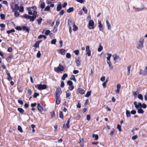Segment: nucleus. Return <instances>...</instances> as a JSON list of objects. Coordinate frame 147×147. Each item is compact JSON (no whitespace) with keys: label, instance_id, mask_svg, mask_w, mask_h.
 <instances>
[{"label":"nucleus","instance_id":"f257e3e1","mask_svg":"<svg viewBox=\"0 0 147 147\" xmlns=\"http://www.w3.org/2000/svg\"><path fill=\"white\" fill-rule=\"evenodd\" d=\"M37 9L36 6H33L29 8L28 9V14L30 15H33L31 16L26 14H24L23 16V17L27 19H30V22H33L36 18V15L37 12L36 11Z\"/></svg>","mask_w":147,"mask_h":147},{"label":"nucleus","instance_id":"f03ea898","mask_svg":"<svg viewBox=\"0 0 147 147\" xmlns=\"http://www.w3.org/2000/svg\"><path fill=\"white\" fill-rule=\"evenodd\" d=\"M144 38H141L136 45V48L138 49H141L143 47Z\"/></svg>","mask_w":147,"mask_h":147},{"label":"nucleus","instance_id":"7ed1b4c3","mask_svg":"<svg viewBox=\"0 0 147 147\" xmlns=\"http://www.w3.org/2000/svg\"><path fill=\"white\" fill-rule=\"evenodd\" d=\"M35 87L38 90H42L46 89L47 88V85L46 84H36L35 85Z\"/></svg>","mask_w":147,"mask_h":147},{"label":"nucleus","instance_id":"20e7f679","mask_svg":"<svg viewBox=\"0 0 147 147\" xmlns=\"http://www.w3.org/2000/svg\"><path fill=\"white\" fill-rule=\"evenodd\" d=\"M64 69L63 67L61 64H59L58 66L54 68L55 71L57 73H58L60 71H63Z\"/></svg>","mask_w":147,"mask_h":147},{"label":"nucleus","instance_id":"39448f33","mask_svg":"<svg viewBox=\"0 0 147 147\" xmlns=\"http://www.w3.org/2000/svg\"><path fill=\"white\" fill-rule=\"evenodd\" d=\"M94 22L92 20H90L88 22V27L90 29H94Z\"/></svg>","mask_w":147,"mask_h":147},{"label":"nucleus","instance_id":"423d86ee","mask_svg":"<svg viewBox=\"0 0 147 147\" xmlns=\"http://www.w3.org/2000/svg\"><path fill=\"white\" fill-rule=\"evenodd\" d=\"M62 93V91L61 89L60 88H57L55 92L56 95L55 97H60V95Z\"/></svg>","mask_w":147,"mask_h":147},{"label":"nucleus","instance_id":"0eeeda50","mask_svg":"<svg viewBox=\"0 0 147 147\" xmlns=\"http://www.w3.org/2000/svg\"><path fill=\"white\" fill-rule=\"evenodd\" d=\"M134 104L136 109H138L139 108H141V105H142L141 103L140 102L138 103L137 102L135 101L134 102Z\"/></svg>","mask_w":147,"mask_h":147},{"label":"nucleus","instance_id":"6e6552de","mask_svg":"<svg viewBox=\"0 0 147 147\" xmlns=\"http://www.w3.org/2000/svg\"><path fill=\"white\" fill-rule=\"evenodd\" d=\"M86 55H88V56H91V51L90 50V47L89 46H87L86 47Z\"/></svg>","mask_w":147,"mask_h":147},{"label":"nucleus","instance_id":"1a4fd4ad","mask_svg":"<svg viewBox=\"0 0 147 147\" xmlns=\"http://www.w3.org/2000/svg\"><path fill=\"white\" fill-rule=\"evenodd\" d=\"M145 8V7L144 5H142L141 7H139L136 8H135V10L136 11H141L142 10Z\"/></svg>","mask_w":147,"mask_h":147},{"label":"nucleus","instance_id":"9d476101","mask_svg":"<svg viewBox=\"0 0 147 147\" xmlns=\"http://www.w3.org/2000/svg\"><path fill=\"white\" fill-rule=\"evenodd\" d=\"M6 72L8 76L7 79L9 81H10L12 80V78L10 75V73L8 72V70H6Z\"/></svg>","mask_w":147,"mask_h":147},{"label":"nucleus","instance_id":"9b49d317","mask_svg":"<svg viewBox=\"0 0 147 147\" xmlns=\"http://www.w3.org/2000/svg\"><path fill=\"white\" fill-rule=\"evenodd\" d=\"M98 26L100 30L102 32H103V29L102 28V25L100 21H99L98 22Z\"/></svg>","mask_w":147,"mask_h":147},{"label":"nucleus","instance_id":"f8f14e48","mask_svg":"<svg viewBox=\"0 0 147 147\" xmlns=\"http://www.w3.org/2000/svg\"><path fill=\"white\" fill-rule=\"evenodd\" d=\"M37 108L38 110L40 112H42L43 111L42 107L41 106L40 103L38 104Z\"/></svg>","mask_w":147,"mask_h":147},{"label":"nucleus","instance_id":"ddd939ff","mask_svg":"<svg viewBox=\"0 0 147 147\" xmlns=\"http://www.w3.org/2000/svg\"><path fill=\"white\" fill-rule=\"evenodd\" d=\"M70 120L69 119L68 121H67V123L66 124V127L65 126V124H64L63 125V127H65V128H69V124L70 123Z\"/></svg>","mask_w":147,"mask_h":147},{"label":"nucleus","instance_id":"4468645a","mask_svg":"<svg viewBox=\"0 0 147 147\" xmlns=\"http://www.w3.org/2000/svg\"><path fill=\"white\" fill-rule=\"evenodd\" d=\"M76 65L77 67L79 66L81 64L80 61L79 60V58L76 59Z\"/></svg>","mask_w":147,"mask_h":147},{"label":"nucleus","instance_id":"2eb2a0df","mask_svg":"<svg viewBox=\"0 0 147 147\" xmlns=\"http://www.w3.org/2000/svg\"><path fill=\"white\" fill-rule=\"evenodd\" d=\"M121 87L120 84H118L117 86V90H116V92L118 94L119 92V90Z\"/></svg>","mask_w":147,"mask_h":147},{"label":"nucleus","instance_id":"dca6fc26","mask_svg":"<svg viewBox=\"0 0 147 147\" xmlns=\"http://www.w3.org/2000/svg\"><path fill=\"white\" fill-rule=\"evenodd\" d=\"M106 23L108 30H110L111 29V26L110 23L109 22L108 20H106Z\"/></svg>","mask_w":147,"mask_h":147},{"label":"nucleus","instance_id":"f3484780","mask_svg":"<svg viewBox=\"0 0 147 147\" xmlns=\"http://www.w3.org/2000/svg\"><path fill=\"white\" fill-rule=\"evenodd\" d=\"M112 56L115 62L116 61V60L117 59H119V57L116 54L113 55Z\"/></svg>","mask_w":147,"mask_h":147},{"label":"nucleus","instance_id":"a211bd4d","mask_svg":"<svg viewBox=\"0 0 147 147\" xmlns=\"http://www.w3.org/2000/svg\"><path fill=\"white\" fill-rule=\"evenodd\" d=\"M65 93L66 98H68L70 96L71 93L69 92V90H67V91L65 92Z\"/></svg>","mask_w":147,"mask_h":147},{"label":"nucleus","instance_id":"6ab92c4d","mask_svg":"<svg viewBox=\"0 0 147 147\" xmlns=\"http://www.w3.org/2000/svg\"><path fill=\"white\" fill-rule=\"evenodd\" d=\"M131 68V66L129 65L127 67V75L128 76H129L130 74V70Z\"/></svg>","mask_w":147,"mask_h":147},{"label":"nucleus","instance_id":"aec40b11","mask_svg":"<svg viewBox=\"0 0 147 147\" xmlns=\"http://www.w3.org/2000/svg\"><path fill=\"white\" fill-rule=\"evenodd\" d=\"M92 137L94 138V140H97L98 139V136L97 134H93L92 135Z\"/></svg>","mask_w":147,"mask_h":147},{"label":"nucleus","instance_id":"412c9836","mask_svg":"<svg viewBox=\"0 0 147 147\" xmlns=\"http://www.w3.org/2000/svg\"><path fill=\"white\" fill-rule=\"evenodd\" d=\"M56 99V103L57 105L59 104L61 102V99L60 98V97H55Z\"/></svg>","mask_w":147,"mask_h":147},{"label":"nucleus","instance_id":"4be33fe9","mask_svg":"<svg viewBox=\"0 0 147 147\" xmlns=\"http://www.w3.org/2000/svg\"><path fill=\"white\" fill-rule=\"evenodd\" d=\"M78 91L80 93L83 94L85 92V91L84 89L81 88H79L78 89Z\"/></svg>","mask_w":147,"mask_h":147},{"label":"nucleus","instance_id":"5701e85b","mask_svg":"<svg viewBox=\"0 0 147 147\" xmlns=\"http://www.w3.org/2000/svg\"><path fill=\"white\" fill-rule=\"evenodd\" d=\"M147 74V65L146 66L143 71V75L145 76Z\"/></svg>","mask_w":147,"mask_h":147},{"label":"nucleus","instance_id":"b1692460","mask_svg":"<svg viewBox=\"0 0 147 147\" xmlns=\"http://www.w3.org/2000/svg\"><path fill=\"white\" fill-rule=\"evenodd\" d=\"M73 27L74 28L73 29V30L74 31H76L78 30V27L75 24V23H74L73 24Z\"/></svg>","mask_w":147,"mask_h":147},{"label":"nucleus","instance_id":"393cba45","mask_svg":"<svg viewBox=\"0 0 147 147\" xmlns=\"http://www.w3.org/2000/svg\"><path fill=\"white\" fill-rule=\"evenodd\" d=\"M60 53L62 55H64L65 53V51L64 49H61L59 50Z\"/></svg>","mask_w":147,"mask_h":147},{"label":"nucleus","instance_id":"a878e982","mask_svg":"<svg viewBox=\"0 0 147 147\" xmlns=\"http://www.w3.org/2000/svg\"><path fill=\"white\" fill-rule=\"evenodd\" d=\"M126 116L127 117H130L131 116L130 112L128 110H126Z\"/></svg>","mask_w":147,"mask_h":147},{"label":"nucleus","instance_id":"bb28decb","mask_svg":"<svg viewBox=\"0 0 147 147\" xmlns=\"http://www.w3.org/2000/svg\"><path fill=\"white\" fill-rule=\"evenodd\" d=\"M138 113L140 114H142L144 113V111L141 108L138 109Z\"/></svg>","mask_w":147,"mask_h":147},{"label":"nucleus","instance_id":"cd10ccee","mask_svg":"<svg viewBox=\"0 0 147 147\" xmlns=\"http://www.w3.org/2000/svg\"><path fill=\"white\" fill-rule=\"evenodd\" d=\"M62 7L61 5V4H59L58 5L57 7V11H60Z\"/></svg>","mask_w":147,"mask_h":147},{"label":"nucleus","instance_id":"c85d7f7f","mask_svg":"<svg viewBox=\"0 0 147 147\" xmlns=\"http://www.w3.org/2000/svg\"><path fill=\"white\" fill-rule=\"evenodd\" d=\"M74 10V9L73 7H71L69 8L67 10V12L68 13H69L71 12H72Z\"/></svg>","mask_w":147,"mask_h":147},{"label":"nucleus","instance_id":"c756f323","mask_svg":"<svg viewBox=\"0 0 147 147\" xmlns=\"http://www.w3.org/2000/svg\"><path fill=\"white\" fill-rule=\"evenodd\" d=\"M45 6V2H41L40 5V7L42 9H44Z\"/></svg>","mask_w":147,"mask_h":147},{"label":"nucleus","instance_id":"7c9ffc66","mask_svg":"<svg viewBox=\"0 0 147 147\" xmlns=\"http://www.w3.org/2000/svg\"><path fill=\"white\" fill-rule=\"evenodd\" d=\"M103 49V47L100 44L99 45V47L98 49V52H100Z\"/></svg>","mask_w":147,"mask_h":147},{"label":"nucleus","instance_id":"2f4dec72","mask_svg":"<svg viewBox=\"0 0 147 147\" xmlns=\"http://www.w3.org/2000/svg\"><path fill=\"white\" fill-rule=\"evenodd\" d=\"M38 38L39 39H41L42 38H43L45 39L47 37L44 35H40L38 36Z\"/></svg>","mask_w":147,"mask_h":147},{"label":"nucleus","instance_id":"473e14b6","mask_svg":"<svg viewBox=\"0 0 147 147\" xmlns=\"http://www.w3.org/2000/svg\"><path fill=\"white\" fill-rule=\"evenodd\" d=\"M107 55L108 56V57L107 58V60H110V59L112 55V54L110 53H107Z\"/></svg>","mask_w":147,"mask_h":147},{"label":"nucleus","instance_id":"72a5a7b5","mask_svg":"<svg viewBox=\"0 0 147 147\" xmlns=\"http://www.w3.org/2000/svg\"><path fill=\"white\" fill-rule=\"evenodd\" d=\"M91 91H88L86 95H85V96L86 97H89L91 95Z\"/></svg>","mask_w":147,"mask_h":147},{"label":"nucleus","instance_id":"f704fd0d","mask_svg":"<svg viewBox=\"0 0 147 147\" xmlns=\"http://www.w3.org/2000/svg\"><path fill=\"white\" fill-rule=\"evenodd\" d=\"M67 77V74H64L62 77V79L63 80H64L65 78Z\"/></svg>","mask_w":147,"mask_h":147},{"label":"nucleus","instance_id":"c9c22d12","mask_svg":"<svg viewBox=\"0 0 147 147\" xmlns=\"http://www.w3.org/2000/svg\"><path fill=\"white\" fill-rule=\"evenodd\" d=\"M18 110L21 113H23L24 111V110L22 108H18Z\"/></svg>","mask_w":147,"mask_h":147},{"label":"nucleus","instance_id":"e433bc0d","mask_svg":"<svg viewBox=\"0 0 147 147\" xmlns=\"http://www.w3.org/2000/svg\"><path fill=\"white\" fill-rule=\"evenodd\" d=\"M19 11L20 12H23L24 11V7L22 6H20L19 9Z\"/></svg>","mask_w":147,"mask_h":147},{"label":"nucleus","instance_id":"4c0bfd02","mask_svg":"<svg viewBox=\"0 0 147 147\" xmlns=\"http://www.w3.org/2000/svg\"><path fill=\"white\" fill-rule=\"evenodd\" d=\"M22 28L24 30L28 32H29L28 29L26 26H23Z\"/></svg>","mask_w":147,"mask_h":147},{"label":"nucleus","instance_id":"58836bf2","mask_svg":"<svg viewBox=\"0 0 147 147\" xmlns=\"http://www.w3.org/2000/svg\"><path fill=\"white\" fill-rule=\"evenodd\" d=\"M42 20V19L41 18L37 19V21L38 24H40L41 23Z\"/></svg>","mask_w":147,"mask_h":147},{"label":"nucleus","instance_id":"ea45409f","mask_svg":"<svg viewBox=\"0 0 147 147\" xmlns=\"http://www.w3.org/2000/svg\"><path fill=\"white\" fill-rule=\"evenodd\" d=\"M59 117L63 119V112L62 111H60L59 113Z\"/></svg>","mask_w":147,"mask_h":147},{"label":"nucleus","instance_id":"a19ab883","mask_svg":"<svg viewBox=\"0 0 147 147\" xmlns=\"http://www.w3.org/2000/svg\"><path fill=\"white\" fill-rule=\"evenodd\" d=\"M138 98L142 100H143V97L142 94H138Z\"/></svg>","mask_w":147,"mask_h":147},{"label":"nucleus","instance_id":"79ce46f5","mask_svg":"<svg viewBox=\"0 0 147 147\" xmlns=\"http://www.w3.org/2000/svg\"><path fill=\"white\" fill-rule=\"evenodd\" d=\"M115 130L113 129H112L111 131V133H110V135L111 136H112L114 134Z\"/></svg>","mask_w":147,"mask_h":147},{"label":"nucleus","instance_id":"37998d69","mask_svg":"<svg viewBox=\"0 0 147 147\" xmlns=\"http://www.w3.org/2000/svg\"><path fill=\"white\" fill-rule=\"evenodd\" d=\"M84 142V139L83 138L80 139L79 144L81 146H82V144Z\"/></svg>","mask_w":147,"mask_h":147},{"label":"nucleus","instance_id":"c03bdc74","mask_svg":"<svg viewBox=\"0 0 147 147\" xmlns=\"http://www.w3.org/2000/svg\"><path fill=\"white\" fill-rule=\"evenodd\" d=\"M39 42H36L34 45V47L35 48H37L39 46Z\"/></svg>","mask_w":147,"mask_h":147},{"label":"nucleus","instance_id":"a18cd8bd","mask_svg":"<svg viewBox=\"0 0 147 147\" xmlns=\"http://www.w3.org/2000/svg\"><path fill=\"white\" fill-rule=\"evenodd\" d=\"M15 30L14 29H12L11 30H7V33L8 34H9L11 32H14Z\"/></svg>","mask_w":147,"mask_h":147},{"label":"nucleus","instance_id":"49530a36","mask_svg":"<svg viewBox=\"0 0 147 147\" xmlns=\"http://www.w3.org/2000/svg\"><path fill=\"white\" fill-rule=\"evenodd\" d=\"M18 130L21 132H22V129L20 125H18Z\"/></svg>","mask_w":147,"mask_h":147},{"label":"nucleus","instance_id":"de8ad7c7","mask_svg":"<svg viewBox=\"0 0 147 147\" xmlns=\"http://www.w3.org/2000/svg\"><path fill=\"white\" fill-rule=\"evenodd\" d=\"M14 8L17 11L19 10V7L18 4H15V7Z\"/></svg>","mask_w":147,"mask_h":147},{"label":"nucleus","instance_id":"09e8293b","mask_svg":"<svg viewBox=\"0 0 147 147\" xmlns=\"http://www.w3.org/2000/svg\"><path fill=\"white\" fill-rule=\"evenodd\" d=\"M82 10L84 11L85 12V13H87L88 12V10L86 8V7H84L82 8Z\"/></svg>","mask_w":147,"mask_h":147},{"label":"nucleus","instance_id":"8fccbe9b","mask_svg":"<svg viewBox=\"0 0 147 147\" xmlns=\"http://www.w3.org/2000/svg\"><path fill=\"white\" fill-rule=\"evenodd\" d=\"M56 41H57V40L56 39H53L51 41V44H55Z\"/></svg>","mask_w":147,"mask_h":147},{"label":"nucleus","instance_id":"3c124183","mask_svg":"<svg viewBox=\"0 0 147 147\" xmlns=\"http://www.w3.org/2000/svg\"><path fill=\"white\" fill-rule=\"evenodd\" d=\"M74 87L73 85L71 86H69L68 88V89L70 91H71L73 90L74 89Z\"/></svg>","mask_w":147,"mask_h":147},{"label":"nucleus","instance_id":"603ef678","mask_svg":"<svg viewBox=\"0 0 147 147\" xmlns=\"http://www.w3.org/2000/svg\"><path fill=\"white\" fill-rule=\"evenodd\" d=\"M5 15L3 14H0V17L1 18L2 20H4L5 18Z\"/></svg>","mask_w":147,"mask_h":147},{"label":"nucleus","instance_id":"864d4df0","mask_svg":"<svg viewBox=\"0 0 147 147\" xmlns=\"http://www.w3.org/2000/svg\"><path fill=\"white\" fill-rule=\"evenodd\" d=\"M67 84L69 86H71L73 84V82L71 81L70 80H69V81H68L67 82Z\"/></svg>","mask_w":147,"mask_h":147},{"label":"nucleus","instance_id":"5fc2aeb1","mask_svg":"<svg viewBox=\"0 0 147 147\" xmlns=\"http://www.w3.org/2000/svg\"><path fill=\"white\" fill-rule=\"evenodd\" d=\"M41 56V53L40 51H38L36 57L37 58H39Z\"/></svg>","mask_w":147,"mask_h":147},{"label":"nucleus","instance_id":"6e6d98bb","mask_svg":"<svg viewBox=\"0 0 147 147\" xmlns=\"http://www.w3.org/2000/svg\"><path fill=\"white\" fill-rule=\"evenodd\" d=\"M57 27L55 26L54 28L53 31V32L56 33L57 32Z\"/></svg>","mask_w":147,"mask_h":147},{"label":"nucleus","instance_id":"4d7b16f0","mask_svg":"<svg viewBox=\"0 0 147 147\" xmlns=\"http://www.w3.org/2000/svg\"><path fill=\"white\" fill-rule=\"evenodd\" d=\"M50 32V31L49 30H47L45 32V34L46 35H48Z\"/></svg>","mask_w":147,"mask_h":147},{"label":"nucleus","instance_id":"13d9d810","mask_svg":"<svg viewBox=\"0 0 147 147\" xmlns=\"http://www.w3.org/2000/svg\"><path fill=\"white\" fill-rule=\"evenodd\" d=\"M12 55H9L7 58L6 60L7 61H8L9 60H10L12 58Z\"/></svg>","mask_w":147,"mask_h":147},{"label":"nucleus","instance_id":"bf43d9fd","mask_svg":"<svg viewBox=\"0 0 147 147\" xmlns=\"http://www.w3.org/2000/svg\"><path fill=\"white\" fill-rule=\"evenodd\" d=\"M20 13L18 12H15L14 13V15L16 17H18L20 15Z\"/></svg>","mask_w":147,"mask_h":147},{"label":"nucleus","instance_id":"052dcab7","mask_svg":"<svg viewBox=\"0 0 147 147\" xmlns=\"http://www.w3.org/2000/svg\"><path fill=\"white\" fill-rule=\"evenodd\" d=\"M60 23V22L59 20H57L56 21V25L55 26H57L58 27L59 25V24Z\"/></svg>","mask_w":147,"mask_h":147},{"label":"nucleus","instance_id":"680f3d73","mask_svg":"<svg viewBox=\"0 0 147 147\" xmlns=\"http://www.w3.org/2000/svg\"><path fill=\"white\" fill-rule=\"evenodd\" d=\"M50 9V7L48 6L46 7L45 9L44 10L45 11H49V10Z\"/></svg>","mask_w":147,"mask_h":147},{"label":"nucleus","instance_id":"e2e57ef3","mask_svg":"<svg viewBox=\"0 0 147 147\" xmlns=\"http://www.w3.org/2000/svg\"><path fill=\"white\" fill-rule=\"evenodd\" d=\"M147 107V106L145 104L143 103L142 104V105H141V108H142L144 109L146 108Z\"/></svg>","mask_w":147,"mask_h":147},{"label":"nucleus","instance_id":"0e129e2a","mask_svg":"<svg viewBox=\"0 0 147 147\" xmlns=\"http://www.w3.org/2000/svg\"><path fill=\"white\" fill-rule=\"evenodd\" d=\"M72 23V20H68V24L69 27L70 26V25Z\"/></svg>","mask_w":147,"mask_h":147},{"label":"nucleus","instance_id":"69168bd1","mask_svg":"<svg viewBox=\"0 0 147 147\" xmlns=\"http://www.w3.org/2000/svg\"><path fill=\"white\" fill-rule=\"evenodd\" d=\"M18 102L21 105H22L23 104V102L22 101L20 100H18Z\"/></svg>","mask_w":147,"mask_h":147},{"label":"nucleus","instance_id":"338daca9","mask_svg":"<svg viewBox=\"0 0 147 147\" xmlns=\"http://www.w3.org/2000/svg\"><path fill=\"white\" fill-rule=\"evenodd\" d=\"M71 55L69 53H67L66 54V57L68 58H70V57H71Z\"/></svg>","mask_w":147,"mask_h":147},{"label":"nucleus","instance_id":"774afa93","mask_svg":"<svg viewBox=\"0 0 147 147\" xmlns=\"http://www.w3.org/2000/svg\"><path fill=\"white\" fill-rule=\"evenodd\" d=\"M39 95V94L38 93H36L34 94L33 97L34 98H36L37 96Z\"/></svg>","mask_w":147,"mask_h":147}]
</instances>
